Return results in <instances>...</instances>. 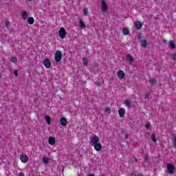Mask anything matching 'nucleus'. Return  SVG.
I'll return each mask as SVG.
<instances>
[{
	"label": "nucleus",
	"instance_id": "9d476101",
	"mask_svg": "<svg viewBox=\"0 0 176 176\" xmlns=\"http://www.w3.org/2000/svg\"><path fill=\"white\" fill-rule=\"evenodd\" d=\"M126 60L129 61L130 65L134 63V58L130 55V54H126Z\"/></svg>",
	"mask_w": 176,
	"mask_h": 176
},
{
	"label": "nucleus",
	"instance_id": "c85d7f7f",
	"mask_svg": "<svg viewBox=\"0 0 176 176\" xmlns=\"http://www.w3.org/2000/svg\"><path fill=\"white\" fill-rule=\"evenodd\" d=\"M144 127H146V129H149L151 127V122H147L146 123H145L144 124Z\"/></svg>",
	"mask_w": 176,
	"mask_h": 176
},
{
	"label": "nucleus",
	"instance_id": "72a5a7b5",
	"mask_svg": "<svg viewBox=\"0 0 176 176\" xmlns=\"http://www.w3.org/2000/svg\"><path fill=\"white\" fill-rule=\"evenodd\" d=\"M149 96H151V93H147L144 95V98H148L149 100Z\"/></svg>",
	"mask_w": 176,
	"mask_h": 176
},
{
	"label": "nucleus",
	"instance_id": "7c9ffc66",
	"mask_svg": "<svg viewBox=\"0 0 176 176\" xmlns=\"http://www.w3.org/2000/svg\"><path fill=\"white\" fill-rule=\"evenodd\" d=\"M106 113H111V109L109 107H106L104 109Z\"/></svg>",
	"mask_w": 176,
	"mask_h": 176
},
{
	"label": "nucleus",
	"instance_id": "f704fd0d",
	"mask_svg": "<svg viewBox=\"0 0 176 176\" xmlns=\"http://www.w3.org/2000/svg\"><path fill=\"white\" fill-rule=\"evenodd\" d=\"M141 38H142V34H139L137 36V38L140 40V39H141Z\"/></svg>",
	"mask_w": 176,
	"mask_h": 176
},
{
	"label": "nucleus",
	"instance_id": "79ce46f5",
	"mask_svg": "<svg viewBox=\"0 0 176 176\" xmlns=\"http://www.w3.org/2000/svg\"><path fill=\"white\" fill-rule=\"evenodd\" d=\"M123 133H124V131H122V133L123 134Z\"/></svg>",
	"mask_w": 176,
	"mask_h": 176
},
{
	"label": "nucleus",
	"instance_id": "20e7f679",
	"mask_svg": "<svg viewBox=\"0 0 176 176\" xmlns=\"http://www.w3.org/2000/svg\"><path fill=\"white\" fill-rule=\"evenodd\" d=\"M59 36H60V38H61V39H64V38H65V36H67V31L65 30V28H61L59 30Z\"/></svg>",
	"mask_w": 176,
	"mask_h": 176
},
{
	"label": "nucleus",
	"instance_id": "f03ea898",
	"mask_svg": "<svg viewBox=\"0 0 176 176\" xmlns=\"http://www.w3.org/2000/svg\"><path fill=\"white\" fill-rule=\"evenodd\" d=\"M166 168L169 174H171V175L174 174V171H175V168L174 167L173 164H167Z\"/></svg>",
	"mask_w": 176,
	"mask_h": 176
},
{
	"label": "nucleus",
	"instance_id": "393cba45",
	"mask_svg": "<svg viewBox=\"0 0 176 176\" xmlns=\"http://www.w3.org/2000/svg\"><path fill=\"white\" fill-rule=\"evenodd\" d=\"M11 63H13V64H17V58L16 56H13L10 59Z\"/></svg>",
	"mask_w": 176,
	"mask_h": 176
},
{
	"label": "nucleus",
	"instance_id": "58836bf2",
	"mask_svg": "<svg viewBox=\"0 0 176 176\" xmlns=\"http://www.w3.org/2000/svg\"><path fill=\"white\" fill-rule=\"evenodd\" d=\"M127 138H129V134L126 133V135H125V140H127Z\"/></svg>",
	"mask_w": 176,
	"mask_h": 176
},
{
	"label": "nucleus",
	"instance_id": "5701e85b",
	"mask_svg": "<svg viewBox=\"0 0 176 176\" xmlns=\"http://www.w3.org/2000/svg\"><path fill=\"white\" fill-rule=\"evenodd\" d=\"M45 120L47 122V124H50V123L52 122V119L50 118V116H45Z\"/></svg>",
	"mask_w": 176,
	"mask_h": 176
},
{
	"label": "nucleus",
	"instance_id": "4c0bfd02",
	"mask_svg": "<svg viewBox=\"0 0 176 176\" xmlns=\"http://www.w3.org/2000/svg\"><path fill=\"white\" fill-rule=\"evenodd\" d=\"M130 176H141V174H138V175H134V173H131Z\"/></svg>",
	"mask_w": 176,
	"mask_h": 176
},
{
	"label": "nucleus",
	"instance_id": "f8f14e48",
	"mask_svg": "<svg viewBox=\"0 0 176 176\" xmlns=\"http://www.w3.org/2000/svg\"><path fill=\"white\" fill-rule=\"evenodd\" d=\"M78 23H79V27H80V30H85L86 25H85V22H83V20L80 19Z\"/></svg>",
	"mask_w": 176,
	"mask_h": 176
},
{
	"label": "nucleus",
	"instance_id": "1a4fd4ad",
	"mask_svg": "<svg viewBox=\"0 0 176 176\" xmlns=\"http://www.w3.org/2000/svg\"><path fill=\"white\" fill-rule=\"evenodd\" d=\"M20 160L22 163H27V162H28V157L27 156V155L23 154L21 155Z\"/></svg>",
	"mask_w": 176,
	"mask_h": 176
},
{
	"label": "nucleus",
	"instance_id": "0eeeda50",
	"mask_svg": "<svg viewBox=\"0 0 176 176\" xmlns=\"http://www.w3.org/2000/svg\"><path fill=\"white\" fill-rule=\"evenodd\" d=\"M94 148L97 151V152H101V151H102V145H101L100 143L94 144Z\"/></svg>",
	"mask_w": 176,
	"mask_h": 176
},
{
	"label": "nucleus",
	"instance_id": "b1692460",
	"mask_svg": "<svg viewBox=\"0 0 176 176\" xmlns=\"http://www.w3.org/2000/svg\"><path fill=\"white\" fill-rule=\"evenodd\" d=\"M35 20L32 17H30L28 19V24L32 25L34 24Z\"/></svg>",
	"mask_w": 176,
	"mask_h": 176
},
{
	"label": "nucleus",
	"instance_id": "7ed1b4c3",
	"mask_svg": "<svg viewBox=\"0 0 176 176\" xmlns=\"http://www.w3.org/2000/svg\"><path fill=\"white\" fill-rule=\"evenodd\" d=\"M101 8H102V12L103 13H107V12H108V4L105 1V0H102Z\"/></svg>",
	"mask_w": 176,
	"mask_h": 176
},
{
	"label": "nucleus",
	"instance_id": "aec40b11",
	"mask_svg": "<svg viewBox=\"0 0 176 176\" xmlns=\"http://www.w3.org/2000/svg\"><path fill=\"white\" fill-rule=\"evenodd\" d=\"M149 83L151 86H153V85L157 84V80L155 78H151L149 80Z\"/></svg>",
	"mask_w": 176,
	"mask_h": 176
},
{
	"label": "nucleus",
	"instance_id": "ea45409f",
	"mask_svg": "<svg viewBox=\"0 0 176 176\" xmlns=\"http://www.w3.org/2000/svg\"><path fill=\"white\" fill-rule=\"evenodd\" d=\"M18 176H25V175H24V173H21L19 174Z\"/></svg>",
	"mask_w": 176,
	"mask_h": 176
},
{
	"label": "nucleus",
	"instance_id": "a878e982",
	"mask_svg": "<svg viewBox=\"0 0 176 176\" xmlns=\"http://www.w3.org/2000/svg\"><path fill=\"white\" fill-rule=\"evenodd\" d=\"M10 21H9V20H8V19H6V21H5V27L6 28H9V27H10Z\"/></svg>",
	"mask_w": 176,
	"mask_h": 176
},
{
	"label": "nucleus",
	"instance_id": "2eb2a0df",
	"mask_svg": "<svg viewBox=\"0 0 176 176\" xmlns=\"http://www.w3.org/2000/svg\"><path fill=\"white\" fill-rule=\"evenodd\" d=\"M60 122L61 126H65L66 124H68V120H67V118L64 117L60 118Z\"/></svg>",
	"mask_w": 176,
	"mask_h": 176
},
{
	"label": "nucleus",
	"instance_id": "e433bc0d",
	"mask_svg": "<svg viewBox=\"0 0 176 176\" xmlns=\"http://www.w3.org/2000/svg\"><path fill=\"white\" fill-rule=\"evenodd\" d=\"M101 84H100L99 82H95V85L96 86H100Z\"/></svg>",
	"mask_w": 176,
	"mask_h": 176
},
{
	"label": "nucleus",
	"instance_id": "a19ab883",
	"mask_svg": "<svg viewBox=\"0 0 176 176\" xmlns=\"http://www.w3.org/2000/svg\"><path fill=\"white\" fill-rule=\"evenodd\" d=\"M102 176H107V175H105L102 174Z\"/></svg>",
	"mask_w": 176,
	"mask_h": 176
},
{
	"label": "nucleus",
	"instance_id": "f3484780",
	"mask_svg": "<svg viewBox=\"0 0 176 176\" xmlns=\"http://www.w3.org/2000/svg\"><path fill=\"white\" fill-rule=\"evenodd\" d=\"M42 160H43V163H44V164H49V162L50 161V158H49L47 157H43Z\"/></svg>",
	"mask_w": 176,
	"mask_h": 176
},
{
	"label": "nucleus",
	"instance_id": "dca6fc26",
	"mask_svg": "<svg viewBox=\"0 0 176 176\" xmlns=\"http://www.w3.org/2000/svg\"><path fill=\"white\" fill-rule=\"evenodd\" d=\"M140 42L141 43L142 47H146V46H148V43L146 42V40H140Z\"/></svg>",
	"mask_w": 176,
	"mask_h": 176
},
{
	"label": "nucleus",
	"instance_id": "6e6552de",
	"mask_svg": "<svg viewBox=\"0 0 176 176\" xmlns=\"http://www.w3.org/2000/svg\"><path fill=\"white\" fill-rule=\"evenodd\" d=\"M134 27L136 30H141V28H142V23L140 21H137L136 22H134Z\"/></svg>",
	"mask_w": 176,
	"mask_h": 176
},
{
	"label": "nucleus",
	"instance_id": "a211bd4d",
	"mask_svg": "<svg viewBox=\"0 0 176 176\" xmlns=\"http://www.w3.org/2000/svg\"><path fill=\"white\" fill-rule=\"evenodd\" d=\"M124 104L129 108V109L131 108V102L129 100H126L124 102Z\"/></svg>",
	"mask_w": 176,
	"mask_h": 176
},
{
	"label": "nucleus",
	"instance_id": "bb28decb",
	"mask_svg": "<svg viewBox=\"0 0 176 176\" xmlns=\"http://www.w3.org/2000/svg\"><path fill=\"white\" fill-rule=\"evenodd\" d=\"M122 32H123V34L124 35H129V29H127V28H124L123 30H122Z\"/></svg>",
	"mask_w": 176,
	"mask_h": 176
},
{
	"label": "nucleus",
	"instance_id": "4be33fe9",
	"mask_svg": "<svg viewBox=\"0 0 176 176\" xmlns=\"http://www.w3.org/2000/svg\"><path fill=\"white\" fill-rule=\"evenodd\" d=\"M82 63H83V65H85V67H87L88 63H89V60H87V58L84 57L82 58Z\"/></svg>",
	"mask_w": 176,
	"mask_h": 176
},
{
	"label": "nucleus",
	"instance_id": "f257e3e1",
	"mask_svg": "<svg viewBox=\"0 0 176 176\" xmlns=\"http://www.w3.org/2000/svg\"><path fill=\"white\" fill-rule=\"evenodd\" d=\"M63 58V54L61 51H56L55 53V61L56 63H60Z\"/></svg>",
	"mask_w": 176,
	"mask_h": 176
},
{
	"label": "nucleus",
	"instance_id": "412c9836",
	"mask_svg": "<svg viewBox=\"0 0 176 176\" xmlns=\"http://www.w3.org/2000/svg\"><path fill=\"white\" fill-rule=\"evenodd\" d=\"M169 47L170 49H175V43L173 41H169Z\"/></svg>",
	"mask_w": 176,
	"mask_h": 176
},
{
	"label": "nucleus",
	"instance_id": "37998d69",
	"mask_svg": "<svg viewBox=\"0 0 176 176\" xmlns=\"http://www.w3.org/2000/svg\"><path fill=\"white\" fill-rule=\"evenodd\" d=\"M28 1H32V0H28Z\"/></svg>",
	"mask_w": 176,
	"mask_h": 176
},
{
	"label": "nucleus",
	"instance_id": "4468645a",
	"mask_svg": "<svg viewBox=\"0 0 176 176\" xmlns=\"http://www.w3.org/2000/svg\"><path fill=\"white\" fill-rule=\"evenodd\" d=\"M118 78H120V79H123L124 76H126V74H124V72H123L122 70H120L118 72Z\"/></svg>",
	"mask_w": 176,
	"mask_h": 176
},
{
	"label": "nucleus",
	"instance_id": "c756f323",
	"mask_svg": "<svg viewBox=\"0 0 176 176\" xmlns=\"http://www.w3.org/2000/svg\"><path fill=\"white\" fill-rule=\"evenodd\" d=\"M83 14L84 16H87L89 11L87 10V9L84 8L82 10Z\"/></svg>",
	"mask_w": 176,
	"mask_h": 176
},
{
	"label": "nucleus",
	"instance_id": "473e14b6",
	"mask_svg": "<svg viewBox=\"0 0 176 176\" xmlns=\"http://www.w3.org/2000/svg\"><path fill=\"white\" fill-rule=\"evenodd\" d=\"M172 60H173L174 61H176V53L172 55Z\"/></svg>",
	"mask_w": 176,
	"mask_h": 176
},
{
	"label": "nucleus",
	"instance_id": "39448f33",
	"mask_svg": "<svg viewBox=\"0 0 176 176\" xmlns=\"http://www.w3.org/2000/svg\"><path fill=\"white\" fill-rule=\"evenodd\" d=\"M43 64L44 67H45L46 68H50V67H52V62L48 58L44 59Z\"/></svg>",
	"mask_w": 176,
	"mask_h": 176
},
{
	"label": "nucleus",
	"instance_id": "423d86ee",
	"mask_svg": "<svg viewBox=\"0 0 176 176\" xmlns=\"http://www.w3.org/2000/svg\"><path fill=\"white\" fill-rule=\"evenodd\" d=\"M91 142L93 144V145H95L96 144H98L100 142V138H98L96 135H94Z\"/></svg>",
	"mask_w": 176,
	"mask_h": 176
},
{
	"label": "nucleus",
	"instance_id": "ddd939ff",
	"mask_svg": "<svg viewBox=\"0 0 176 176\" xmlns=\"http://www.w3.org/2000/svg\"><path fill=\"white\" fill-rule=\"evenodd\" d=\"M118 113L120 116V118H123L124 116V113H126V109L124 108H121L118 110Z\"/></svg>",
	"mask_w": 176,
	"mask_h": 176
},
{
	"label": "nucleus",
	"instance_id": "cd10ccee",
	"mask_svg": "<svg viewBox=\"0 0 176 176\" xmlns=\"http://www.w3.org/2000/svg\"><path fill=\"white\" fill-rule=\"evenodd\" d=\"M170 139L174 142V146L176 149V136L173 135L172 138H170Z\"/></svg>",
	"mask_w": 176,
	"mask_h": 176
},
{
	"label": "nucleus",
	"instance_id": "9b49d317",
	"mask_svg": "<svg viewBox=\"0 0 176 176\" xmlns=\"http://www.w3.org/2000/svg\"><path fill=\"white\" fill-rule=\"evenodd\" d=\"M48 144H50V145H54V144H56V138L53 136H50L48 139Z\"/></svg>",
	"mask_w": 176,
	"mask_h": 176
},
{
	"label": "nucleus",
	"instance_id": "c03bdc74",
	"mask_svg": "<svg viewBox=\"0 0 176 176\" xmlns=\"http://www.w3.org/2000/svg\"><path fill=\"white\" fill-rule=\"evenodd\" d=\"M0 78H1V74H0Z\"/></svg>",
	"mask_w": 176,
	"mask_h": 176
},
{
	"label": "nucleus",
	"instance_id": "c9c22d12",
	"mask_svg": "<svg viewBox=\"0 0 176 176\" xmlns=\"http://www.w3.org/2000/svg\"><path fill=\"white\" fill-rule=\"evenodd\" d=\"M14 75H15L16 76H19V72H17V70H14Z\"/></svg>",
	"mask_w": 176,
	"mask_h": 176
},
{
	"label": "nucleus",
	"instance_id": "6ab92c4d",
	"mask_svg": "<svg viewBox=\"0 0 176 176\" xmlns=\"http://www.w3.org/2000/svg\"><path fill=\"white\" fill-rule=\"evenodd\" d=\"M21 16L23 20H27V19H28V13L25 11L22 12Z\"/></svg>",
	"mask_w": 176,
	"mask_h": 176
},
{
	"label": "nucleus",
	"instance_id": "2f4dec72",
	"mask_svg": "<svg viewBox=\"0 0 176 176\" xmlns=\"http://www.w3.org/2000/svg\"><path fill=\"white\" fill-rule=\"evenodd\" d=\"M151 140L153 141L155 143H156V138L155 137V133H153L151 135Z\"/></svg>",
	"mask_w": 176,
	"mask_h": 176
}]
</instances>
